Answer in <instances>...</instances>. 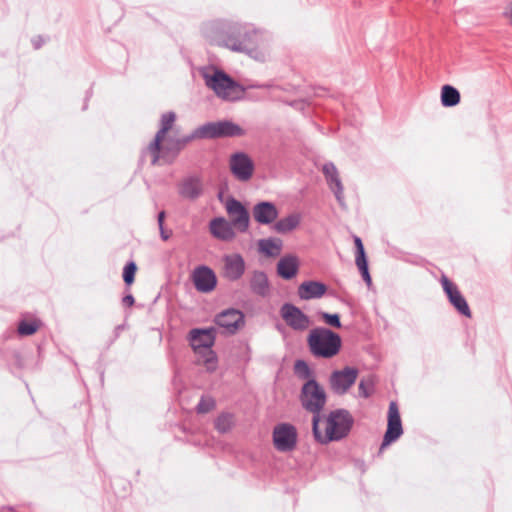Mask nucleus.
Here are the masks:
<instances>
[{"instance_id": "nucleus-1", "label": "nucleus", "mask_w": 512, "mask_h": 512, "mask_svg": "<svg viewBox=\"0 0 512 512\" xmlns=\"http://www.w3.org/2000/svg\"><path fill=\"white\" fill-rule=\"evenodd\" d=\"M175 121L176 114L174 112H167L162 115L161 128L148 147L153 164H157L160 159L168 161L174 158L188 142L189 139L181 140L178 137L177 129L174 127Z\"/></svg>"}, {"instance_id": "nucleus-2", "label": "nucleus", "mask_w": 512, "mask_h": 512, "mask_svg": "<svg viewBox=\"0 0 512 512\" xmlns=\"http://www.w3.org/2000/svg\"><path fill=\"white\" fill-rule=\"evenodd\" d=\"M352 423L350 414L344 410L332 411L324 419L320 415H314V436L321 443L340 440L349 433Z\"/></svg>"}, {"instance_id": "nucleus-3", "label": "nucleus", "mask_w": 512, "mask_h": 512, "mask_svg": "<svg viewBox=\"0 0 512 512\" xmlns=\"http://www.w3.org/2000/svg\"><path fill=\"white\" fill-rule=\"evenodd\" d=\"M308 344L315 356L331 358L339 352L341 338L338 334L328 329L316 328L311 330Z\"/></svg>"}, {"instance_id": "nucleus-4", "label": "nucleus", "mask_w": 512, "mask_h": 512, "mask_svg": "<svg viewBox=\"0 0 512 512\" xmlns=\"http://www.w3.org/2000/svg\"><path fill=\"white\" fill-rule=\"evenodd\" d=\"M204 77L206 85L222 99L237 100L243 93L241 87L222 71H215L212 75L206 74Z\"/></svg>"}, {"instance_id": "nucleus-5", "label": "nucleus", "mask_w": 512, "mask_h": 512, "mask_svg": "<svg viewBox=\"0 0 512 512\" xmlns=\"http://www.w3.org/2000/svg\"><path fill=\"white\" fill-rule=\"evenodd\" d=\"M244 135V130L231 121L207 123L199 127L194 134L196 138H220Z\"/></svg>"}, {"instance_id": "nucleus-6", "label": "nucleus", "mask_w": 512, "mask_h": 512, "mask_svg": "<svg viewBox=\"0 0 512 512\" xmlns=\"http://www.w3.org/2000/svg\"><path fill=\"white\" fill-rule=\"evenodd\" d=\"M301 403L307 411L319 415L326 403V393L316 381L309 380L302 387Z\"/></svg>"}, {"instance_id": "nucleus-7", "label": "nucleus", "mask_w": 512, "mask_h": 512, "mask_svg": "<svg viewBox=\"0 0 512 512\" xmlns=\"http://www.w3.org/2000/svg\"><path fill=\"white\" fill-rule=\"evenodd\" d=\"M298 433L296 428L289 423L277 424L272 431L274 448L282 453L291 452L296 448Z\"/></svg>"}, {"instance_id": "nucleus-8", "label": "nucleus", "mask_w": 512, "mask_h": 512, "mask_svg": "<svg viewBox=\"0 0 512 512\" xmlns=\"http://www.w3.org/2000/svg\"><path fill=\"white\" fill-rule=\"evenodd\" d=\"M403 433L400 413L396 402H391L388 409L387 430L380 451L397 440Z\"/></svg>"}, {"instance_id": "nucleus-9", "label": "nucleus", "mask_w": 512, "mask_h": 512, "mask_svg": "<svg viewBox=\"0 0 512 512\" xmlns=\"http://www.w3.org/2000/svg\"><path fill=\"white\" fill-rule=\"evenodd\" d=\"M244 258L238 253L224 255L222 258L221 276L229 281L239 280L245 273Z\"/></svg>"}, {"instance_id": "nucleus-10", "label": "nucleus", "mask_w": 512, "mask_h": 512, "mask_svg": "<svg viewBox=\"0 0 512 512\" xmlns=\"http://www.w3.org/2000/svg\"><path fill=\"white\" fill-rule=\"evenodd\" d=\"M229 166L232 174L240 181H248L254 172L252 159L243 152L232 154Z\"/></svg>"}, {"instance_id": "nucleus-11", "label": "nucleus", "mask_w": 512, "mask_h": 512, "mask_svg": "<svg viewBox=\"0 0 512 512\" xmlns=\"http://www.w3.org/2000/svg\"><path fill=\"white\" fill-rule=\"evenodd\" d=\"M357 377L358 370L352 367L334 371L330 377L331 389L337 394H344L355 383Z\"/></svg>"}, {"instance_id": "nucleus-12", "label": "nucleus", "mask_w": 512, "mask_h": 512, "mask_svg": "<svg viewBox=\"0 0 512 512\" xmlns=\"http://www.w3.org/2000/svg\"><path fill=\"white\" fill-rule=\"evenodd\" d=\"M226 211L233 227L245 232L249 227V214L246 208L237 200L229 199L226 202Z\"/></svg>"}, {"instance_id": "nucleus-13", "label": "nucleus", "mask_w": 512, "mask_h": 512, "mask_svg": "<svg viewBox=\"0 0 512 512\" xmlns=\"http://www.w3.org/2000/svg\"><path fill=\"white\" fill-rule=\"evenodd\" d=\"M214 321L226 333L234 334L244 325V315L237 309H227L219 313Z\"/></svg>"}, {"instance_id": "nucleus-14", "label": "nucleus", "mask_w": 512, "mask_h": 512, "mask_svg": "<svg viewBox=\"0 0 512 512\" xmlns=\"http://www.w3.org/2000/svg\"><path fill=\"white\" fill-rule=\"evenodd\" d=\"M441 284L443 290L448 296L450 303L455 307V309L466 317H471L470 308L459 291L458 287L451 282L445 275L441 277Z\"/></svg>"}, {"instance_id": "nucleus-15", "label": "nucleus", "mask_w": 512, "mask_h": 512, "mask_svg": "<svg viewBox=\"0 0 512 512\" xmlns=\"http://www.w3.org/2000/svg\"><path fill=\"white\" fill-rule=\"evenodd\" d=\"M281 316L286 324L294 330L303 331L310 326L309 318L292 304H284L282 306Z\"/></svg>"}, {"instance_id": "nucleus-16", "label": "nucleus", "mask_w": 512, "mask_h": 512, "mask_svg": "<svg viewBox=\"0 0 512 512\" xmlns=\"http://www.w3.org/2000/svg\"><path fill=\"white\" fill-rule=\"evenodd\" d=\"M215 333V328L192 329L190 331V344L195 354L212 348L215 343Z\"/></svg>"}, {"instance_id": "nucleus-17", "label": "nucleus", "mask_w": 512, "mask_h": 512, "mask_svg": "<svg viewBox=\"0 0 512 512\" xmlns=\"http://www.w3.org/2000/svg\"><path fill=\"white\" fill-rule=\"evenodd\" d=\"M225 45L233 51L245 52L257 60L264 59V53L262 51H257V42L252 40L250 37L245 36L242 40H237L236 38L229 36L225 41Z\"/></svg>"}, {"instance_id": "nucleus-18", "label": "nucleus", "mask_w": 512, "mask_h": 512, "mask_svg": "<svg viewBox=\"0 0 512 512\" xmlns=\"http://www.w3.org/2000/svg\"><path fill=\"white\" fill-rule=\"evenodd\" d=\"M192 278L196 289L200 292H210L216 287V275L214 271L207 266L196 268Z\"/></svg>"}, {"instance_id": "nucleus-19", "label": "nucleus", "mask_w": 512, "mask_h": 512, "mask_svg": "<svg viewBox=\"0 0 512 512\" xmlns=\"http://www.w3.org/2000/svg\"><path fill=\"white\" fill-rule=\"evenodd\" d=\"M253 217L260 224H270L278 217V210L271 202H260L253 208Z\"/></svg>"}, {"instance_id": "nucleus-20", "label": "nucleus", "mask_w": 512, "mask_h": 512, "mask_svg": "<svg viewBox=\"0 0 512 512\" xmlns=\"http://www.w3.org/2000/svg\"><path fill=\"white\" fill-rule=\"evenodd\" d=\"M323 174L325 175V178L331 188V190L334 192L338 202L340 204L343 203V186L340 181L337 168L334 164L328 163L325 164L322 168Z\"/></svg>"}, {"instance_id": "nucleus-21", "label": "nucleus", "mask_w": 512, "mask_h": 512, "mask_svg": "<svg viewBox=\"0 0 512 512\" xmlns=\"http://www.w3.org/2000/svg\"><path fill=\"white\" fill-rule=\"evenodd\" d=\"M210 232L214 237L224 241L235 237L233 225L224 218L213 219L210 223Z\"/></svg>"}, {"instance_id": "nucleus-22", "label": "nucleus", "mask_w": 512, "mask_h": 512, "mask_svg": "<svg viewBox=\"0 0 512 512\" xmlns=\"http://www.w3.org/2000/svg\"><path fill=\"white\" fill-rule=\"evenodd\" d=\"M299 269L298 258L294 255L282 257L277 264V273L283 279H292Z\"/></svg>"}, {"instance_id": "nucleus-23", "label": "nucleus", "mask_w": 512, "mask_h": 512, "mask_svg": "<svg viewBox=\"0 0 512 512\" xmlns=\"http://www.w3.org/2000/svg\"><path fill=\"white\" fill-rule=\"evenodd\" d=\"M327 291L326 285L316 281L303 282L298 288V295L301 299L308 300L320 298Z\"/></svg>"}, {"instance_id": "nucleus-24", "label": "nucleus", "mask_w": 512, "mask_h": 512, "mask_svg": "<svg viewBox=\"0 0 512 512\" xmlns=\"http://www.w3.org/2000/svg\"><path fill=\"white\" fill-rule=\"evenodd\" d=\"M354 244L356 247V256H355V263L358 269L360 270L363 279L365 282L370 285L371 284V277L368 271V264L366 259V254L364 250V245L362 243V240L358 237H354Z\"/></svg>"}, {"instance_id": "nucleus-25", "label": "nucleus", "mask_w": 512, "mask_h": 512, "mask_svg": "<svg viewBox=\"0 0 512 512\" xmlns=\"http://www.w3.org/2000/svg\"><path fill=\"white\" fill-rule=\"evenodd\" d=\"M250 288L253 293L259 296H266L269 293V282L266 274L262 271H254L250 277Z\"/></svg>"}, {"instance_id": "nucleus-26", "label": "nucleus", "mask_w": 512, "mask_h": 512, "mask_svg": "<svg viewBox=\"0 0 512 512\" xmlns=\"http://www.w3.org/2000/svg\"><path fill=\"white\" fill-rule=\"evenodd\" d=\"M282 240L279 238H267L258 241V250L267 257H277L282 251Z\"/></svg>"}, {"instance_id": "nucleus-27", "label": "nucleus", "mask_w": 512, "mask_h": 512, "mask_svg": "<svg viewBox=\"0 0 512 512\" xmlns=\"http://www.w3.org/2000/svg\"><path fill=\"white\" fill-rule=\"evenodd\" d=\"M301 217L299 214H291L277 221L274 225V229L278 233H288L298 227L300 224Z\"/></svg>"}, {"instance_id": "nucleus-28", "label": "nucleus", "mask_w": 512, "mask_h": 512, "mask_svg": "<svg viewBox=\"0 0 512 512\" xmlns=\"http://www.w3.org/2000/svg\"><path fill=\"white\" fill-rule=\"evenodd\" d=\"M459 91L450 85H444L441 89V102L445 107L456 106L460 102Z\"/></svg>"}, {"instance_id": "nucleus-29", "label": "nucleus", "mask_w": 512, "mask_h": 512, "mask_svg": "<svg viewBox=\"0 0 512 512\" xmlns=\"http://www.w3.org/2000/svg\"><path fill=\"white\" fill-rule=\"evenodd\" d=\"M196 355L198 356V362L205 366L207 371L213 372L217 369L218 359L212 348L201 351Z\"/></svg>"}, {"instance_id": "nucleus-30", "label": "nucleus", "mask_w": 512, "mask_h": 512, "mask_svg": "<svg viewBox=\"0 0 512 512\" xmlns=\"http://www.w3.org/2000/svg\"><path fill=\"white\" fill-rule=\"evenodd\" d=\"M202 185L198 179H189L185 181L182 186L180 193L186 198H196L201 194Z\"/></svg>"}, {"instance_id": "nucleus-31", "label": "nucleus", "mask_w": 512, "mask_h": 512, "mask_svg": "<svg viewBox=\"0 0 512 512\" xmlns=\"http://www.w3.org/2000/svg\"><path fill=\"white\" fill-rule=\"evenodd\" d=\"M42 323L38 319H24L19 322L17 331L21 336H30L35 334Z\"/></svg>"}, {"instance_id": "nucleus-32", "label": "nucleus", "mask_w": 512, "mask_h": 512, "mask_svg": "<svg viewBox=\"0 0 512 512\" xmlns=\"http://www.w3.org/2000/svg\"><path fill=\"white\" fill-rule=\"evenodd\" d=\"M234 425V417L229 413L220 414L215 420V428L220 433H226L232 429Z\"/></svg>"}, {"instance_id": "nucleus-33", "label": "nucleus", "mask_w": 512, "mask_h": 512, "mask_svg": "<svg viewBox=\"0 0 512 512\" xmlns=\"http://www.w3.org/2000/svg\"><path fill=\"white\" fill-rule=\"evenodd\" d=\"M375 381L373 377L363 378L359 383L360 396L367 398L374 392Z\"/></svg>"}, {"instance_id": "nucleus-34", "label": "nucleus", "mask_w": 512, "mask_h": 512, "mask_svg": "<svg viewBox=\"0 0 512 512\" xmlns=\"http://www.w3.org/2000/svg\"><path fill=\"white\" fill-rule=\"evenodd\" d=\"M215 408V400L211 397H202L198 403L196 410L199 414H205Z\"/></svg>"}, {"instance_id": "nucleus-35", "label": "nucleus", "mask_w": 512, "mask_h": 512, "mask_svg": "<svg viewBox=\"0 0 512 512\" xmlns=\"http://www.w3.org/2000/svg\"><path fill=\"white\" fill-rule=\"evenodd\" d=\"M137 266L134 262H129L123 270V280L127 285L134 282Z\"/></svg>"}, {"instance_id": "nucleus-36", "label": "nucleus", "mask_w": 512, "mask_h": 512, "mask_svg": "<svg viewBox=\"0 0 512 512\" xmlns=\"http://www.w3.org/2000/svg\"><path fill=\"white\" fill-rule=\"evenodd\" d=\"M322 318L324 319L325 323L339 328L341 327L340 318L338 314H329V313H323Z\"/></svg>"}, {"instance_id": "nucleus-37", "label": "nucleus", "mask_w": 512, "mask_h": 512, "mask_svg": "<svg viewBox=\"0 0 512 512\" xmlns=\"http://www.w3.org/2000/svg\"><path fill=\"white\" fill-rule=\"evenodd\" d=\"M295 371L304 378L309 376V367L304 361H297L295 363Z\"/></svg>"}, {"instance_id": "nucleus-38", "label": "nucleus", "mask_w": 512, "mask_h": 512, "mask_svg": "<svg viewBox=\"0 0 512 512\" xmlns=\"http://www.w3.org/2000/svg\"><path fill=\"white\" fill-rule=\"evenodd\" d=\"M164 219H165V212L161 211L158 214V224H159L160 230H162V227H163V224H164Z\"/></svg>"}, {"instance_id": "nucleus-39", "label": "nucleus", "mask_w": 512, "mask_h": 512, "mask_svg": "<svg viewBox=\"0 0 512 512\" xmlns=\"http://www.w3.org/2000/svg\"><path fill=\"white\" fill-rule=\"evenodd\" d=\"M123 302L128 306H132L134 304V298L132 295H127L123 298Z\"/></svg>"}, {"instance_id": "nucleus-40", "label": "nucleus", "mask_w": 512, "mask_h": 512, "mask_svg": "<svg viewBox=\"0 0 512 512\" xmlns=\"http://www.w3.org/2000/svg\"><path fill=\"white\" fill-rule=\"evenodd\" d=\"M160 231H161V237H162V239L166 241V240L170 237V233H166V232L164 231V228H163V227H162V230H160Z\"/></svg>"}]
</instances>
